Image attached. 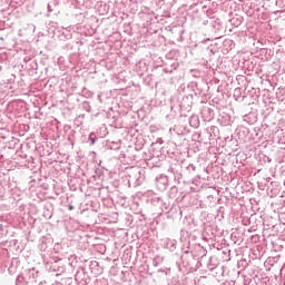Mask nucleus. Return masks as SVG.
<instances>
[{
    "instance_id": "1",
    "label": "nucleus",
    "mask_w": 285,
    "mask_h": 285,
    "mask_svg": "<svg viewBox=\"0 0 285 285\" xmlns=\"http://www.w3.org/2000/svg\"><path fill=\"white\" fill-rule=\"evenodd\" d=\"M94 135H95V134H90V135H89V139H90V141H91L92 145H95V137H92Z\"/></svg>"
},
{
    "instance_id": "2",
    "label": "nucleus",
    "mask_w": 285,
    "mask_h": 285,
    "mask_svg": "<svg viewBox=\"0 0 285 285\" xmlns=\"http://www.w3.org/2000/svg\"><path fill=\"white\" fill-rule=\"evenodd\" d=\"M75 207L72 205H69V210H73Z\"/></svg>"
}]
</instances>
